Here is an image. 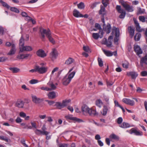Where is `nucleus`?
Segmentation results:
<instances>
[{"mask_svg":"<svg viewBox=\"0 0 147 147\" xmlns=\"http://www.w3.org/2000/svg\"><path fill=\"white\" fill-rule=\"evenodd\" d=\"M71 101L70 100H63L62 103L59 102H55L54 101L46 100V101L48 102V104L51 106L55 104L53 106H56L58 109H61L66 106L67 104Z\"/></svg>","mask_w":147,"mask_h":147,"instance_id":"f257e3e1","label":"nucleus"},{"mask_svg":"<svg viewBox=\"0 0 147 147\" xmlns=\"http://www.w3.org/2000/svg\"><path fill=\"white\" fill-rule=\"evenodd\" d=\"M20 52H22L24 51H30L32 50V48L30 46H24V39L22 36L19 40Z\"/></svg>","mask_w":147,"mask_h":147,"instance_id":"f03ea898","label":"nucleus"},{"mask_svg":"<svg viewBox=\"0 0 147 147\" xmlns=\"http://www.w3.org/2000/svg\"><path fill=\"white\" fill-rule=\"evenodd\" d=\"M101 16V21L103 22V26L104 27L105 26V16L106 15V12L102 13V14H99ZM103 29L105 31L107 34H109L111 32V24L109 23L107 24V26L105 27H103Z\"/></svg>","mask_w":147,"mask_h":147,"instance_id":"7ed1b4c3","label":"nucleus"},{"mask_svg":"<svg viewBox=\"0 0 147 147\" xmlns=\"http://www.w3.org/2000/svg\"><path fill=\"white\" fill-rule=\"evenodd\" d=\"M42 130L38 129H36L34 130V132L38 136L42 135H47L50 133V132L46 131L47 128L45 125H43L41 128Z\"/></svg>","mask_w":147,"mask_h":147,"instance_id":"20e7f679","label":"nucleus"},{"mask_svg":"<svg viewBox=\"0 0 147 147\" xmlns=\"http://www.w3.org/2000/svg\"><path fill=\"white\" fill-rule=\"evenodd\" d=\"M5 45L7 47H10L11 46V48L9 52L7 53L8 55H12L15 54L16 52V46L15 44H12L9 42H6Z\"/></svg>","mask_w":147,"mask_h":147,"instance_id":"39448f33","label":"nucleus"},{"mask_svg":"<svg viewBox=\"0 0 147 147\" xmlns=\"http://www.w3.org/2000/svg\"><path fill=\"white\" fill-rule=\"evenodd\" d=\"M119 3H121L122 6L125 8V9L128 12H131L134 11L133 7L132 6H130L129 4L126 3V2L123 0L119 1Z\"/></svg>","mask_w":147,"mask_h":147,"instance_id":"423d86ee","label":"nucleus"},{"mask_svg":"<svg viewBox=\"0 0 147 147\" xmlns=\"http://www.w3.org/2000/svg\"><path fill=\"white\" fill-rule=\"evenodd\" d=\"M50 57L52 61H54L56 59L58 56V52L55 48L52 49V51L50 53Z\"/></svg>","mask_w":147,"mask_h":147,"instance_id":"0eeeda50","label":"nucleus"},{"mask_svg":"<svg viewBox=\"0 0 147 147\" xmlns=\"http://www.w3.org/2000/svg\"><path fill=\"white\" fill-rule=\"evenodd\" d=\"M37 68L36 69L37 72L40 74H43L46 73L48 71V68L47 67L42 66L40 67L37 66Z\"/></svg>","mask_w":147,"mask_h":147,"instance_id":"6e6552de","label":"nucleus"},{"mask_svg":"<svg viewBox=\"0 0 147 147\" xmlns=\"http://www.w3.org/2000/svg\"><path fill=\"white\" fill-rule=\"evenodd\" d=\"M65 117L67 120H71L75 122H77L78 123L81 122L83 121L82 119L78 118L75 117H73L71 115H68L65 116Z\"/></svg>","mask_w":147,"mask_h":147,"instance_id":"1a4fd4ad","label":"nucleus"},{"mask_svg":"<svg viewBox=\"0 0 147 147\" xmlns=\"http://www.w3.org/2000/svg\"><path fill=\"white\" fill-rule=\"evenodd\" d=\"M32 101L36 104H40L43 101L42 98H38L35 95H32Z\"/></svg>","mask_w":147,"mask_h":147,"instance_id":"9d476101","label":"nucleus"},{"mask_svg":"<svg viewBox=\"0 0 147 147\" xmlns=\"http://www.w3.org/2000/svg\"><path fill=\"white\" fill-rule=\"evenodd\" d=\"M36 54L38 56L42 58H44L46 57L47 55L44 51L42 49L38 50L36 52Z\"/></svg>","mask_w":147,"mask_h":147,"instance_id":"9b49d317","label":"nucleus"},{"mask_svg":"<svg viewBox=\"0 0 147 147\" xmlns=\"http://www.w3.org/2000/svg\"><path fill=\"white\" fill-rule=\"evenodd\" d=\"M127 75L128 76H131L133 79H135L138 76V74L135 71H130L127 72Z\"/></svg>","mask_w":147,"mask_h":147,"instance_id":"f8f14e48","label":"nucleus"},{"mask_svg":"<svg viewBox=\"0 0 147 147\" xmlns=\"http://www.w3.org/2000/svg\"><path fill=\"white\" fill-rule=\"evenodd\" d=\"M122 101L124 103L131 106H133L134 104V101L129 98H124L122 100Z\"/></svg>","mask_w":147,"mask_h":147,"instance_id":"ddd939ff","label":"nucleus"},{"mask_svg":"<svg viewBox=\"0 0 147 147\" xmlns=\"http://www.w3.org/2000/svg\"><path fill=\"white\" fill-rule=\"evenodd\" d=\"M134 51L138 55L141 54L142 53V51L141 48L138 45L134 46Z\"/></svg>","mask_w":147,"mask_h":147,"instance_id":"4468645a","label":"nucleus"},{"mask_svg":"<svg viewBox=\"0 0 147 147\" xmlns=\"http://www.w3.org/2000/svg\"><path fill=\"white\" fill-rule=\"evenodd\" d=\"M71 81L67 77V74L64 77L62 80L63 84L64 85H67L70 83Z\"/></svg>","mask_w":147,"mask_h":147,"instance_id":"2eb2a0df","label":"nucleus"},{"mask_svg":"<svg viewBox=\"0 0 147 147\" xmlns=\"http://www.w3.org/2000/svg\"><path fill=\"white\" fill-rule=\"evenodd\" d=\"M129 133L131 134L134 133L135 135L136 136H141L142 135V132H140L138 131L134 128H132L130 129Z\"/></svg>","mask_w":147,"mask_h":147,"instance_id":"dca6fc26","label":"nucleus"},{"mask_svg":"<svg viewBox=\"0 0 147 147\" xmlns=\"http://www.w3.org/2000/svg\"><path fill=\"white\" fill-rule=\"evenodd\" d=\"M24 105V102L21 100H18L16 103V106L20 108H23Z\"/></svg>","mask_w":147,"mask_h":147,"instance_id":"f3484780","label":"nucleus"},{"mask_svg":"<svg viewBox=\"0 0 147 147\" xmlns=\"http://www.w3.org/2000/svg\"><path fill=\"white\" fill-rule=\"evenodd\" d=\"M134 23L136 25V30L139 32H141L142 31V29H140L141 27L140 26L138 22L136 20H134Z\"/></svg>","mask_w":147,"mask_h":147,"instance_id":"a211bd4d","label":"nucleus"},{"mask_svg":"<svg viewBox=\"0 0 147 147\" xmlns=\"http://www.w3.org/2000/svg\"><path fill=\"white\" fill-rule=\"evenodd\" d=\"M107 106H108L107 105H104L103 106L102 110V111H101V114L103 116H105L106 115L108 109L110 108H108Z\"/></svg>","mask_w":147,"mask_h":147,"instance_id":"6ab92c4d","label":"nucleus"},{"mask_svg":"<svg viewBox=\"0 0 147 147\" xmlns=\"http://www.w3.org/2000/svg\"><path fill=\"white\" fill-rule=\"evenodd\" d=\"M88 113L90 115L92 116L98 115V113L96 112L95 110H93L91 109H90Z\"/></svg>","mask_w":147,"mask_h":147,"instance_id":"aec40b11","label":"nucleus"},{"mask_svg":"<svg viewBox=\"0 0 147 147\" xmlns=\"http://www.w3.org/2000/svg\"><path fill=\"white\" fill-rule=\"evenodd\" d=\"M30 55L29 54H20L17 56V58L20 59H26Z\"/></svg>","mask_w":147,"mask_h":147,"instance_id":"412c9836","label":"nucleus"},{"mask_svg":"<svg viewBox=\"0 0 147 147\" xmlns=\"http://www.w3.org/2000/svg\"><path fill=\"white\" fill-rule=\"evenodd\" d=\"M81 13H80V12L77 10L74 9L73 11V15L75 17L79 18L81 17L80 15Z\"/></svg>","mask_w":147,"mask_h":147,"instance_id":"4be33fe9","label":"nucleus"},{"mask_svg":"<svg viewBox=\"0 0 147 147\" xmlns=\"http://www.w3.org/2000/svg\"><path fill=\"white\" fill-rule=\"evenodd\" d=\"M102 49L104 54L107 57H111L113 55L112 52L108 50H106L102 48Z\"/></svg>","mask_w":147,"mask_h":147,"instance_id":"5701e85b","label":"nucleus"},{"mask_svg":"<svg viewBox=\"0 0 147 147\" xmlns=\"http://www.w3.org/2000/svg\"><path fill=\"white\" fill-rule=\"evenodd\" d=\"M48 96L49 98L50 99H53L56 97L55 93L54 91L50 92L48 94Z\"/></svg>","mask_w":147,"mask_h":147,"instance_id":"b1692460","label":"nucleus"},{"mask_svg":"<svg viewBox=\"0 0 147 147\" xmlns=\"http://www.w3.org/2000/svg\"><path fill=\"white\" fill-rule=\"evenodd\" d=\"M119 126L121 128H125L129 127H130V125L128 123L123 122L122 123L120 124Z\"/></svg>","mask_w":147,"mask_h":147,"instance_id":"393cba45","label":"nucleus"},{"mask_svg":"<svg viewBox=\"0 0 147 147\" xmlns=\"http://www.w3.org/2000/svg\"><path fill=\"white\" fill-rule=\"evenodd\" d=\"M74 60L73 59L69 57L65 61V64H71L74 62Z\"/></svg>","mask_w":147,"mask_h":147,"instance_id":"a878e982","label":"nucleus"},{"mask_svg":"<svg viewBox=\"0 0 147 147\" xmlns=\"http://www.w3.org/2000/svg\"><path fill=\"white\" fill-rule=\"evenodd\" d=\"M129 32L130 35L133 37L134 35L135 32V29L133 28L131 26H129L128 28Z\"/></svg>","mask_w":147,"mask_h":147,"instance_id":"bb28decb","label":"nucleus"},{"mask_svg":"<svg viewBox=\"0 0 147 147\" xmlns=\"http://www.w3.org/2000/svg\"><path fill=\"white\" fill-rule=\"evenodd\" d=\"M82 109L83 112L88 113L90 109L87 105H83L82 107Z\"/></svg>","mask_w":147,"mask_h":147,"instance_id":"cd10ccee","label":"nucleus"},{"mask_svg":"<svg viewBox=\"0 0 147 147\" xmlns=\"http://www.w3.org/2000/svg\"><path fill=\"white\" fill-rule=\"evenodd\" d=\"M9 69L13 73H17L20 71L19 69L16 67H10Z\"/></svg>","mask_w":147,"mask_h":147,"instance_id":"c85d7f7f","label":"nucleus"},{"mask_svg":"<svg viewBox=\"0 0 147 147\" xmlns=\"http://www.w3.org/2000/svg\"><path fill=\"white\" fill-rule=\"evenodd\" d=\"M119 13H121V14L119 16V17L121 19L124 18L126 15V12L124 10H122V11H120Z\"/></svg>","mask_w":147,"mask_h":147,"instance_id":"c756f323","label":"nucleus"},{"mask_svg":"<svg viewBox=\"0 0 147 147\" xmlns=\"http://www.w3.org/2000/svg\"><path fill=\"white\" fill-rule=\"evenodd\" d=\"M109 138L111 139H114L117 140H119V137L116 135L114 134H111Z\"/></svg>","mask_w":147,"mask_h":147,"instance_id":"7c9ffc66","label":"nucleus"},{"mask_svg":"<svg viewBox=\"0 0 147 147\" xmlns=\"http://www.w3.org/2000/svg\"><path fill=\"white\" fill-rule=\"evenodd\" d=\"M78 8L80 9H84L85 7V5L84 3L82 2H80L77 4Z\"/></svg>","mask_w":147,"mask_h":147,"instance_id":"2f4dec72","label":"nucleus"},{"mask_svg":"<svg viewBox=\"0 0 147 147\" xmlns=\"http://www.w3.org/2000/svg\"><path fill=\"white\" fill-rule=\"evenodd\" d=\"M141 37V34L139 33H136L134 36V39L135 41H138Z\"/></svg>","mask_w":147,"mask_h":147,"instance_id":"473e14b6","label":"nucleus"},{"mask_svg":"<svg viewBox=\"0 0 147 147\" xmlns=\"http://www.w3.org/2000/svg\"><path fill=\"white\" fill-rule=\"evenodd\" d=\"M42 30H43V33H44L46 34V36L48 35H51V31L49 28H48L47 30L45 29H44L42 28Z\"/></svg>","mask_w":147,"mask_h":147,"instance_id":"72a5a7b5","label":"nucleus"},{"mask_svg":"<svg viewBox=\"0 0 147 147\" xmlns=\"http://www.w3.org/2000/svg\"><path fill=\"white\" fill-rule=\"evenodd\" d=\"M95 104L97 106L100 108L101 107V106L102 104V102L101 100L99 99L97 100H96Z\"/></svg>","mask_w":147,"mask_h":147,"instance_id":"f704fd0d","label":"nucleus"},{"mask_svg":"<svg viewBox=\"0 0 147 147\" xmlns=\"http://www.w3.org/2000/svg\"><path fill=\"white\" fill-rule=\"evenodd\" d=\"M104 6L101 5L100 6V9L99 11V14H102V13L106 12L105 7Z\"/></svg>","mask_w":147,"mask_h":147,"instance_id":"c9c22d12","label":"nucleus"},{"mask_svg":"<svg viewBox=\"0 0 147 147\" xmlns=\"http://www.w3.org/2000/svg\"><path fill=\"white\" fill-rule=\"evenodd\" d=\"M47 38L48 39V40L49 42L53 44H55V41L54 39L52 37L51 35H48L47 36Z\"/></svg>","mask_w":147,"mask_h":147,"instance_id":"e433bc0d","label":"nucleus"},{"mask_svg":"<svg viewBox=\"0 0 147 147\" xmlns=\"http://www.w3.org/2000/svg\"><path fill=\"white\" fill-rule=\"evenodd\" d=\"M40 30V32L41 35V39H42V41H44V39H45V36L44 34H45L44 33H43V30H42V27H40L39 28Z\"/></svg>","mask_w":147,"mask_h":147,"instance_id":"4c0bfd02","label":"nucleus"},{"mask_svg":"<svg viewBox=\"0 0 147 147\" xmlns=\"http://www.w3.org/2000/svg\"><path fill=\"white\" fill-rule=\"evenodd\" d=\"M76 73V71L75 70H74V71L71 72L68 76H67V77L69 79L71 80L72 78H73L74 76L75 75Z\"/></svg>","mask_w":147,"mask_h":147,"instance_id":"58836bf2","label":"nucleus"},{"mask_svg":"<svg viewBox=\"0 0 147 147\" xmlns=\"http://www.w3.org/2000/svg\"><path fill=\"white\" fill-rule=\"evenodd\" d=\"M147 61V55H146L145 56L142 58L140 61L141 63H145V64H147V63L146 62Z\"/></svg>","mask_w":147,"mask_h":147,"instance_id":"ea45409f","label":"nucleus"},{"mask_svg":"<svg viewBox=\"0 0 147 147\" xmlns=\"http://www.w3.org/2000/svg\"><path fill=\"white\" fill-rule=\"evenodd\" d=\"M100 3V1L92 3L90 5V8L92 9H93L96 7L98 4H99Z\"/></svg>","mask_w":147,"mask_h":147,"instance_id":"a19ab883","label":"nucleus"},{"mask_svg":"<svg viewBox=\"0 0 147 147\" xmlns=\"http://www.w3.org/2000/svg\"><path fill=\"white\" fill-rule=\"evenodd\" d=\"M10 10L16 13H19L20 12L19 10L15 7H11L10 8Z\"/></svg>","mask_w":147,"mask_h":147,"instance_id":"79ce46f5","label":"nucleus"},{"mask_svg":"<svg viewBox=\"0 0 147 147\" xmlns=\"http://www.w3.org/2000/svg\"><path fill=\"white\" fill-rule=\"evenodd\" d=\"M138 11L137 12V14H141L144 13L145 12V10L144 9H142L140 7H138L137 8Z\"/></svg>","mask_w":147,"mask_h":147,"instance_id":"37998d69","label":"nucleus"},{"mask_svg":"<svg viewBox=\"0 0 147 147\" xmlns=\"http://www.w3.org/2000/svg\"><path fill=\"white\" fill-rule=\"evenodd\" d=\"M103 97L104 100L106 102V105L108 106L109 105V97L105 95H104Z\"/></svg>","mask_w":147,"mask_h":147,"instance_id":"c03bdc74","label":"nucleus"},{"mask_svg":"<svg viewBox=\"0 0 147 147\" xmlns=\"http://www.w3.org/2000/svg\"><path fill=\"white\" fill-rule=\"evenodd\" d=\"M83 49L84 51L88 53H91V51L89 47L88 46H84L83 47Z\"/></svg>","mask_w":147,"mask_h":147,"instance_id":"a18cd8bd","label":"nucleus"},{"mask_svg":"<svg viewBox=\"0 0 147 147\" xmlns=\"http://www.w3.org/2000/svg\"><path fill=\"white\" fill-rule=\"evenodd\" d=\"M109 0H102V3L105 7H107L109 4Z\"/></svg>","mask_w":147,"mask_h":147,"instance_id":"49530a36","label":"nucleus"},{"mask_svg":"<svg viewBox=\"0 0 147 147\" xmlns=\"http://www.w3.org/2000/svg\"><path fill=\"white\" fill-rule=\"evenodd\" d=\"M93 37L95 39L97 40L100 37L99 33H93L92 34Z\"/></svg>","mask_w":147,"mask_h":147,"instance_id":"de8ad7c7","label":"nucleus"},{"mask_svg":"<svg viewBox=\"0 0 147 147\" xmlns=\"http://www.w3.org/2000/svg\"><path fill=\"white\" fill-rule=\"evenodd\" d=\"M95 27L97 29L99 30V33H100V32L101 31V30H102V28L100 25L98 23H96L95 24Z\"/></svg>","mask_w":147,"mask_h":147,"instance_id":"09e8293b","label":"nucleus"},{"mask_svg":"<svg viewBox=\"0 0 147 147\" xmlns=\"http://www.w3.org/2000/svg\"><path fill=\"white\" fill-rule=\"evenodd\" d=\"M0 140L5 141L8 142H9V140L8 138L6 137H5L3 136H0Z\"/></svg>","mask_w":147,"mask_h":147,"instance_id":"8fccbe9b","label":"nucleus"},{"mask_svg":"<svg viewBox=\"0 0 147 147\" xmlns=\"http://www.w3.org/2000/svg\"><path fill=\"white\" fill-rule=\"evenodd\" d=\"M5 33L4 28L2 26H0V34L1 35H3Z\"/></svg>","mask_w":147,"mask_h":147,"instance_id":"3c124183","label":"nucleus"},{"mask_svg":"<svg viewBox=\"0 0 147 147\" xmlns=\"http://www.w3.org/2000/svg\"><path fill=\"white\" fill-rule=\"evenodd\" d=\"M1 3L3 6L6 7L7 9H9L10 7V6L7 3L3 1Z\"/></svg>","mask_w":147,"mask_h":147,"instance_id":"603ef678","label":"nucleus"},{"mask_svg":"<svg viewBox=\"0 0 147 147\" xmlns=\"http://www.w3.org/2000/svg\"><path fill=\"white\" fill-rule=\"evenodd\" d=\"M38 82V80L36 79L31 80L29 81V83L31 84H34Z\"/></svg>","mask_w":147,"mask_h":147,"instance_id":"864d4df0","label":"nucleus"},{"mask_svg":"<svg viewBox=\"0 0 147 147\" xmlns=\"http://www.w3.org/2000/svg\"><path fill=\"white\" fill-rule=\"evenodd\" d=\"M140 74L142 76H147V71H142L140 73Z\"/></svg>","mask_w":147,"mask_h":147,"instance_id":"5fc2aeb1","label":"nucleus"},{"mask_svg":"<svg viewBox=\"0 0 147 147\" xmlns=\"http://www.w3.org/2000/svg\"><path fill=\"white\" fill-rule=\"evenodd\" d=\"M38 0H31L28 2H24V4H28L30 3H35L37 2Z\"/></svg>","mask_w":147,"mask_h":147,"instance_id":"6e6d98bb","label":"nucleus"},{"mask_svg":"<svg viewBox=\"0 0 147 147\" xmlns=\"http://www.w3.org/2000/svg\"><path fill=\"white\" fill-rule=\"evenodd\" d=\"M139 19L140 20L143 22H145V18L144 16H140L139 17Z\"/></svg>","mask_w":147,"mask_h":147,"instance_id":"4d7b16f0","label":"nucleus"},{"mask_svg":"<svg viewBox=\"0 0 147 147\" xmlns=\"http://www.w3.org/2000/svg\"><path fill=\"white\" fill-rule=\"evenodd\" d=\"M116 9L117 11L118 12H120V11H122V10H123L121 8V6L119 5L116 6Z\"/></svg>","mask_w":147,"mask_h":147,"instance_id":"13d9d810","label":"nucleus"},{"mask_svg":"<svg viewBox=\"0 0 147 147\" xmlns=\"http://www.w3.org/2000/svg\"><path fill=\"white\" fill-rule=\"evenodd\" d=\"M101 43L102 44L106 45L107 44V39L106 38H104L102 42Z\"/></svg>","mask_w":147,"mask_h":147,"instance_id":"bf43d9fd","label":"nucleus"},{"mask_svg":"<svg viewBox=\"0 0 147 147\" xmlns=\"http://www.w3.org/2000/svg\"><path fill=\"white\" fill-rule=\"evenodd\" d=\"M21 143L25 147H28V146L25 143V141L24 139H22L21 141Z\"/></svg>","mask_w":147,"mask_h":147,"instance_id":"052dcab7","label":"nucleus"},{"mask_svg":"<svg viewBox=\"0 0 147 147\" xmlns=\"http://www.w3.org/2000/svg\"><path fill=\"white\" fill-rule=\"evenodd\" d=\"M123 121V119L121 117H119L117 119V123L118 124H121Z\"/></svg>","mask_w":147,"mask_h":147,"instance_id":"680f3d73","label":"nucleus"},{"mask_svg":"<svg viewBox=\"0 0 147 147\" xmlns=\"http://www.w3.org/2000/svg\"><path fill=\"white\" fill-rule=\"evenodd\" d=\"M20 115L21 117L25 118L26 116V114L23 112H21L20 113Z\"/></svg>","mask_w":147,"mask_h":147,"instance_id":"e2e57ef3","label":"nucleus"},{"mask_svg":"<svg viewBox=\"0 0 147 147\" xmlns=\"http://www.w3.org/2000/svg\"><path fill=\"white\" fill-rule=\"evenodd\" d=\"M58 69L59 68L58 67H56L52 71L51 74V76H52V75L55 72L58 71Z\"/></svg>","mask_w":147,"mask_h":147,"instance_id":"0e129e2a","label":"nucleus"},{"mask_svg":"<svg viewBox=\"0 0 147 147\" xmlns=\"http://www.w3.org/2000/svg\"><path fill=\"white\" fill-rule=\"evenodd\" d=\"M37 66H36L34 67V69H32L30 71L32 73L37 72V70L36 69L37 68Z\"/></svg>","mask_w":147,"mask_h":147,"instance_id":"69168bd1","label":"nucleus"},{"mask_svg":"<svg viewBox=\"0 0 147 147\" xmlns=\"http://www.w3.org/2000/svg\"><path fill=\"white\" fill-rule=\"evenodd\" d=\"M16 121L17 123H20L22 121V119L19 117H17L16 120Z\"/></svg>","mask_w":147,"mask_h":147,"instance_id":"338daca9","label":"nucleus"},{"mask_svg":"<svg viewBox=\"0 0 147 147\" xmlns=\"http://www.w3.org/2000/svg\"><path fill=\"white\" fill-rule=\"evenodd\" d=\"M21 15L23 17H26L28 15L27 13L24 11H22L21 13Z\"/></svg>","mask_w":147,"mask_h":147,"instance_id":"774afa93","label":"nucleus"}]
</instances>
